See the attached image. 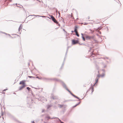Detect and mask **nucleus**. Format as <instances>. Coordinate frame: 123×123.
<instances>
[{"label":"nucleus","mask_w":123,"mask_h":123,"mask_svg":"<svg viewBox=\"0 0 123 123\" xmlns=\"http://www.w3.org/2000/svg\"><path fill=\"white\" fill-rule=\"evenodd\" d=\"M25 82V81L24 80H22L20 82L19 84L21 85V86L19 87L18 89L19 90H22L26 86Z\"/></svg>","instance_id":"1"},{"label":"nucleus","mask_w":123,"mask_h":123,"mask_svg":"<svg viewBox=\"0 0 123 123\" xmlns=\"http://www.w3.org/2000/svg\"><path fill=\"white\" fill-rule=\"evenodd\" d=\"M104 75H105L104 74H103V75H100L99 74L97 76L96 78V81L95 83V84L94 85H95V84L97 83H98V79H99L100 77H103L104 76Z\"/></svg>","instance_id":"2"},{"label":"nucleus","mask_w":123,"mask_h":123,"mask_svg":"<svg viewBox=\"0 0 123 123\" xmlns=\"http://www.w3.org/2000/svg\"><path fill=\"white\" fill-rule=\"evenodd\" d=\"M86 38L87 39H94V36H87L86 37Z\"/></svg>","instance_id":"3"},{"label":"nucleus","mask_w":123,"mask_h":123,"mask_svg":"<svg viewBox=\"0 0 123 123\" xmlns=\"http://www.w3.org/2000/svg\"><path fill=\"white\" fill-rule=\"evenodd\" d=\"M94 85L93 86H91L90 89L89 90H91V93H92V92H93L94 91Z\"/></svg>","instance_id":"4"},{"label":"nucleus","mask_w":123,"mask_h":123,"mask_svg":"<svg viewBox=\"0 0 123 123\" xmlns=\"http://www.w3.org/2000/svg\"><path fill=\"white\" fill-rule=\"evenodd\" d=\"M78 43V41L77 40H73L72 41V44H74Z\"/></svg>","instance_id":"5"},{"label":"nucleus","mask_w":123,"mask_h":123,"mask_svg":"<svg viewBox=\"0 0 123 123\" xmlns=\"http://www.w3.org/2000/svg\"><path fill=\"white\" fill-rule=\"evenodd\" d=\"M78 28V27L77 26H75L74 27V31L75 32L77 31V29Z\"/></svg>","instance_id":"6"},{"label":"nucleus","mask_w":123,"mask_h":123,"mask_svg":"<svg viewBox=\"0 0 123 123\" xmlns=\"http://www.w3.org/2000/svg\"><path fill=\"white\" fill-rule=\"evenodd\" d=\"M52 20L54 21V22L57 24L58 23V22L55 19V18H54V19H53Z\"/></svg>","instance_id":"7"},{"label":"nucleus","mask_w":123,"mask_h":123,"mask_svg":"<svg viewBox=\"0 0 123 123\" xmlns=\"http://www.w3.org/2000/svg\"><path fill=\"white\" fill-rule=\"evenodd\" d=\"M49 16L50 18V19H51L52 20L53 19H54V17L52 15H49Z\"/></svg>","instance_id":"8"},{"label":"nucleus","mask_w":123,"mask_h":123,"mask_svg":"<svg viewBox=\"0 0 123 123\" xmlns=\"http://www.w3.org/2000/svg\"><path fill=\"white\" fill-rule=\"evenodd\" d=\"M22 26L21 25L18 29V31H20V30L22 29Z\"/></svg>","instance_id":"9"},{"label":"nucleus","mask_w":123,"mask_h":123,"mask_svg":"<svg viewBox=\"0 0 123 123\" xmlns=\"http://www.w3.org/2000/svg\"><path fill=\"white\" fill-rule=\"evenodd\" d=\"M76 33V35L78 37H79V34L78 33L77 31L75 32Z\"/></svg>","instance_id":"10"},{"label":"nucleus","mask_w":123,"mask_h":123,"mask_svg":"<svg viewBox=\"0 0 123 123\" xmlns=\"http://www.w3.org/2000/svg\"><path fill=\"white\" fill-rule=\"evenodd\" d=\"M27 89L28 90V91H29V90H30V88H29V87H27Z\"/></svg>","instance_id":"11"},{"label":"nucleus","mask_w":123,"mask_h":123,"mask_svg":"<svg viewBox=\"0 0 123 123\" xmlns=\"http://www.w3.org/2000/svg\"><path fill=\"white\" fill-rule=\"evenodd\" d=\"M59 105V107L60 108L62 107L63 106V105Z\"/></svg>","instance_id":"12"},{"label":"nucleus","mask_w":123,"mask_h":123,"mask_svg":"<svg viewBox=\"0 0 123 123\" xmlns=\"http://www.w3.org/2000/svg\"><path fill=\"white\" fill-rule=\"evenodd\" d=\"M28 77H29V78H31L33 77H32V76H28Z\"/></svg>","instance_id":"13"},{"label":"nucleus","mask_w":123,"mask_h":123,"mask_svg":"<svg viewBox=\"0 0 123 123\" xmlns=\"http://www.w3.org/2000/svg\"><path fill=\"white\" fill-rule=\"evenodd\" d=\"M74 96L75 97V98H78H78H78L76 96H75V95H74Z\"/></svg>","instance_id":"14"},{"label":"nucleus","mask_w":123,"mask_h":123,"mask_svg":"<svg viewBox=\"0 0 123 123\" xmlns=\"http://www.w3.org/2000/svg\"><path fill=\"white\" fill-rule=\"evenodd\" d=\"M82 38H83V40L85 41V38L84 37H82Z\"/></svg>","instance_id":"15"},{"label":"nucleus","mask_w":123,"mask_h":123,"mask_svg":"<svg viewBox=\"0 0 123 123\" xmlns=\"http://www.w3.org/2000/svg\"><path fill=\"white\" fill-rule=\"evenodd\" d=\"M95 22H96V23H100V22H97V21H95Z\"/></svg>","instance_id":"16"},{"label":"nucleus","mask_w":123,"mask_h":123,"mask_svg":"<svg viewBox=\"0 0 123 123\" xmlns=\"http://www.w3.org/2000/svg\"><path fill=\"white\" fill-rule=\"evenodd\" d=\"M71 17H73V15H72V14H71Z\"/></svg>","instance_id":"17"},{"label":"nucleus","mask_w":123,"mask_h":123,"mask_svg":"<svg viewBox=\"0 0 123 123\" xmlns=\"http://www.w3.org/2000/svg\"><path fill=\"white\" fill-rule=\"evenodd\" d=\"M32 123H34V121H33V122H32Z\"/></svg>","instance_id":"18"}]
</instances>
